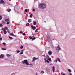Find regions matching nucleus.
Returning a JSON list of instances; mask_svg holds the SVG:
<instances>
[{
  "label": "nucleus",
  "mask_w": 75,
  "mask_h": 75,
  "mask_svg": "<svg viewBox=\"0 0 75 75\" xmlns=\"http://www.w3.org/2000/svg\"><path fill=\"white\" fill-rule=\"evenodd\" d=\"M55 70V67L54 66L52 67V70Z\"/></svg>",
  "instance_id": "33"
},
{
  "label": "nucleus",
  "mask_w": 75,
  "mask_h": 75,
  "mask_svg": "<svg viewBox=\"0 0 75 75\" xmlns=\"http://www.w3.org/2000/svg\"><path fill=\"white\" fill-rule=\"evenodd\" d=\"M33 24V25H36L37 24V22L35 21H34Z\"/></svg>",
  "instance_id": "21"
},
{
  "label": "nucleus",
  "mask_w": 75,
  "mask_h": 75,
  "mask_svg": "<svg viewBox=\"0 0 75 75\" xmlns=\"http://www.w3.org/2000/svg\"><path fill=\"white\" fill-rule=\"evenodd\" d=\"M50 65H52V64H50Z\"/></svg>",
  "instance_id": "62"
},
{
  "label": "nucleus",
  "mask_w": 75,
  "mask_h": 75,
  "mask_svg": "<svg viewBox=\"0 0 75 75\" xmlns=\"http://www.w3.org/2000/svg\"><path fill=\"white\" fill-rule=\"evenodd\" d=\"M4 57V55L3 54H1L0 56V58H3Z\"/></svg>",
  "instance_id": "7"
},
{
  "label": "nucleus",
  "mask_w": 75,
  "mask_h": 75,
  "mask_svg": "<svg viewBox=\"0 0 75 75\" xmlns=\"http://www.w3.org/2000/svg\"><path fill=\"white\" fill-rule=\"evenodd\" d=\"M31 27L32 28H33V29L34 30L36 29V27L35 26H33V25H32Z\"/></svg>",
  "instance_id": "8"
},
{
  "label": "nucleus",
  "mask_w": 75,
  "mask_h": 75,
  "mask_svg": "<svg viewBox=\"0 0 75 75\" xmlns=\"http://www.w3.org/2000/svg\"><path fill=\"white\" fill-rule=\"evenodd\" d=\"M37 74H38V73H36V75H37Z\"/></svg>",
  "instance_id": "58"
},
{
  "label": "nucleus",
  "mask_w": 75,
  "mask_h": 75,
  "mask_svg": "<svg viewBox=\"0 0 75 75\" xmlns=\"http://www.w3.org/2000/svg\"><path fill=\"white\" fill-rule=\"evenodd\" d=\"M23 35L24 36H25V33H23Z\"/></svg>",
  "instance_id": "46"
},
{
  "label": "nucleus",
  "mask_w": 75,
  "mask_h": 75,
  "mask_svg": "<svg viewBox=\"0 0 75 75\" xmlns=\"http://www.w3.org/2000/svg\"><path fill=\"white\" fill-rule=\"evenodd\" d=\"M29 38L30 39V40H32V38H33L32 37V36H30L29 37Z\"/></svg>",
  "instance_id": "30"
},
{
  "label": "nucleus",
  "mask_w": 75,
  "mask_h": 75,
  "mask_svg": "<svg viewBox=\"0 0 75 75\" xmlns=\"http://www.w3.org/2000/svg\"><path fill=\"white\" fill-rule=\"evenodd\" d=\"M68 71L69 72H71V70L70 69H68Z\"/></svg>",
  "instance_id": "22"
},
{
  "label": "nucleus",
  "mask_w": 75,
  "mask_h": 75,
  "mask_svg": "<svg viewBox=\"0 0 75 75\" xmlns=\"http://www.w3.org/2000/svg\"><path fill=\"white\" fill-rule=\"evenodd\" d=\"M10 35H11L12 36H13L14 35V34L13 33H11L9 34Z\"/></svg>",
  "instance_id": "23"
},
{
  "label": "nucleus",
  "mask_w": 75,
  "mask_h": 75,
  "mask_svg": "<svg viewBox=\"0 0 75 75\" xmlns=\"http://www.w3.org/2000/svg\"><path fill=\"white\" fill-rule=\"evenodd\" d=\"M9 38H10V39H11L13 40V38L11 37H9Z\"/></svg>",
  "instance_id": "36"
},
{
  "label": "nucleus",
  "mask_w": 75,
  "mask_h": 75,
  "mask_svg": "<svg viewBox=\"0 0 75 75\" xmlns=\"http://www.w3.org/2000/svg\"><path fill=\"white\" fill-rule=\"evenodd\" d=\"M21 62L23 64H26V65H30V64L31 66L33 65V64L32 63H30V64L28 63V60L27 59H25L23 61H22Z\"/></svg>",
  "instance_id": "1"
},
{
  "label": "nucleus",
  "mask_w": 75,
  "mask_h": 75,
  "mask_svg": "<svg viewBox=\"0 0 75 75\" xmlns=\"http://www.w3.org/2000/svg\"><path fill=\"white\" fill-rule=\"evenodd\" d=\"M13 36H14V37H17V36L16 35H14Z\"/></svg>",
  "instance_id": "54"
},
{
  "label": "nucleus",
  "mask_w": 75,
  "mask_h": 75,
  "mask_svg": "<svg viewBox=\"0 0 75 75\" xmlns=\"http://www.w3.org/2000/svg\"><path fill=\"white\" fill-rule=\"evenodd\" d=\"M38 59V58H35V57H34L33 58V59L34 60V61H35V60H37V59Z\"/></svg>",
  "instance_id": "10"
},
{
  "label": "nucleus",
  "mask_w": 75,
  "mask_h": 75,
  "mask_svg": "<svg viewBox=\"0 0 75 75\" xmlns=\"http://www.w3.org/2000/svg\"><path fill=\"white\" fill-rule=\"evenodd\" d=\"M38 7L40 8H42V4H40L39 5Z\"/></svg>",
  "instance_id": "5"
},
{
  "label": "nucleus",
  "mask_w": 75,
  "mask_h": 75,
  "mask_svg": "<svg viewBox=\"0 0 75 75\" xmlns=\"http://www.w3.org/2000/svg\"><path fill=\"white\" fill-rule=\"evenodd\" d=\"M20 33L21 34H23V32H22V31H21L20 32Z\"/></svg>",
  "instance_id": "50"
},
{
  "label": "nucleus",
  "mask_w": 75,
  "mask_h": 75,
  "mask_svg": "<svg viewBox=\"0 0 75 75\" xmlns=\"http://www.w3.org/2000/svg\"><path fill=\"white\" fill-rule=\"evenodd\" d=\"M17 13H18H18H19V12H18V11L17 12Z\"/></svg>",
  "instance_id": "60"
},
{
  "label": "nucleus",
  "mask_w": 75,
  "mask_h": 75,
  "mask_svg": "<svg viewBox=\"0 0 75 75\" xmlns=\"http://www.w3.org/2000/svg\"><path fill=\"white\" fill-rule=\"evenodd\" d=\"M13 75V74H11V75Z\"/></svg>",
  "instance_id": "63"
},
{
  "label": "nucleus",
  "mask_w": 75,
  "mask_h": 75,
  "mask_svg": "<svg viewBox=\"0 0 75 75\" xmlns=\"http://www.w3.org/2000/svg\"><path fill=\"white\" fill-rule=\"evenodd\" d=\"M30 17H33V14H31L30 15Z\"/></svg>",
  "instance_id": "39"
},
{
  "label": "nucleus",
  "mask_w": 75,
  "mask_h": 75,
  "mask_svg": "<svg viewBox=\"0 0 75 75\" xmlns=\"http://www.w3.org/2000/svg\"><path fill=\"white\" fill-rule=\"evenodd\" d=\"M41 73L42 74H44V71H41Z\"/></svg>",
  "instance_id": "40"
},
{
  "label": "nucleus",
  "mask_w": 75,
  "mask_h": 75,
  "mask_svg": "<svg viewBox=\"0 0 75 75\" xmlns=\"http://www.w3.org/2000/svg\"><path fill=\"white\" fill-rule=\"evenodd\" d=\"M38 30L37 29H36L35 31V33H38Z\"/></svg>",
  "instance_id": "26"
},
{
  "label": "nucleus",
  "mask_w": 75,
  "mask_h": 75,
  "mask_svg": "<svg viewBox=\"0 0 75 75\" xmlns=\"http://www.w3.org/2000/svg\"><path fill=\"white\" fill-rule=\"evenodd\" d=\"M10 24V22H8L6 23V24Z\"/></svg>",
  "instance_id": "47"
},
{
  "label": "nucleus",
  "mask_w": 75,
  "mask_h": 75,
  "mask_svg": "<svg viewBox=\"0 0 75 75\" xmlns=\"http://www.w3.org/2000/svg\"><path fill=\"white\" fill-rule=\"evenodd\" d=\"M33 11H35V9L34 8H33Z\"/></svg>",
  "instance_id": "45"
},
{
  "label": "nucleus",
  "mask_w": 75,
  "mask_h": 75,
  "mask_svg": "<svg viewBox=\"0 0 75 75\" xmlns=\"http://www.w3.org/2000/svg\"><path fill=\"white\" fill-rule=\"evenodd\" d=\"M55 61H56V62L57 63V59H55Z\"/></svg>",
  "instance_id": "55"
},
{
  "label": "nucleus",
  "mask_w": 75,
  "mask_h": 75,
  "mask_svg": "<svg viewBox=\"0 0 75 75\" xmlns=\"http://www.w3.org/2000/svg\"><path fill=\"white\" fill-rule=\"evenodd\" d=\"M23 46L22 45H21L20 47L21 49H23Z\"/></svg>",
  "instance_id": "24"
},
{
  "label": "nucleus",
  "mask_w": 75,
  "mask_h": 75,
  "mask_svg": "<svg viewBox=\"0 0 75 75\" xmlns=\"http://www.w3.org/2000/svg\"><path fill=\"white\" fill-rule=\"evenodd\" d=\"M2 29L3 30V31H6V30H5V28H2Z\"/></svg>",
  "instance_id": "29"
},
{
  "label": "nucleus",
  "mask_w": 75,
  "mask_h": 75,
  "mask_svg": "<svg viewBox=\"0 0 75 75\" xmlns=\"http://www.w3.org/2000/svg\"><path fill=\"white\" fill-rule=\"evenodd\" d=\"M3 27V24H2L0 23V27Z\"/></svg>",
  "instance_id": "37"
},
{
  "label": "nucleus",
  "mask_w": 75,
  "mask_h": 75,
  "mask_svg": "<svg viewBox=\"0 0 75 75\" xmlns=\"http://www.w3.org/2000/svg\"><path fill=\"white\" fill-rule=\"evenodd\" d=\"M3 44L4 46H6V43L4 42H3Z\"/></svg>",
  "instance_id": "28"
},
{
  "label": "nucleus",
  "mask_w": 75,
  "mask_h": 75,
  "mask_svg": "<svg viewBox=\"0 0 75 75\" xmlns=\"http://www.w3.org/2000/svg\"><path fill=\"white\" fill-rule=\"evenodd\" d=\"M48 54L49 55H51L52 54V52L51 50H50L48 52Z\"/></svg>",
  "instance_id": "6"
},
{
  "label": "nucleus",
  "mask_w": 75,
  "mask_h": 75,
  "mask_svg": "<svg viewBox=\"0 0 75 75\" xmlns=\"http://www.w3.org/2000/svg\"><path fill=\"white\" fill-rule=\"evenodd\" d=\"M26 26L27 27H28V26H30V23H27L26 24Z\"/></svg>",
  "instance_id": "13"
},
{
  "label": "nucleus",
  "mask_w": 75,
  "mask_h": 75,
  "mask_svg": "<svg viewBox=\"0 0 75 75\" xmlns=\"http://www.w3.org/2000/svg\"><path fill=\"white\" fill-rule=\"evenodd\" d=\"M28 23H30L31 22V19H29L28 20Z\"/></svg>",
  "instance_id": "15"
},
{
  "label": "nucleus",
  "mask_w": 75,
  "mask_h": 75,
  "mask_svg": "<svg viewBox=\"0 0 75 75\" xmlns=\"http://www.w3.org/2000/svg\"><path fill=\"white\" fill-rule=\"evenodd\" d=\"M2 23L4 24H6V22L4 21H2Z\"/></svg>",
  "instance_id": "17"
},
{
  "label": "nucleus",
  "mask_w": 75,
  "mask_h": 75,
  "mask_svg": "<svg viewBox=\"0 0 75 75\" xmlns=\"http://www.w3.org/2000/svg\"><path fill=\"white\" fill-rule=\"evenodd\" d=\"M34 59H33V60H32V62H34Z\"/></svg>",
  "instance_id": "57"
},
{
  "label": "nucleus",
  "mask_w": 75,
  "mask_h": 75,
  "mask_svg": "<svg viewBox=\"0 0 75 75\" xmlns=\"http://www.w3.org/2000/svg\"><path fill=\"white\" fill-rule=\"evenodd\" d=\"M19 52H20V51L19 50H18L17 51V53H19Z\"/></svg>",
  "instance_id": "38"
},
{
  "label": "nucleus",
  "mask_w": 75,
  "mask_h": 75,
  "mask_svg": "<svg viewBox=\"0 0 75 75\" xmlns=\"http://www.w3.org/2000/svg\"><path fill=\"white\" fill-rule=\"evenodd\" d=\"M2 38H0V41H2Z\"/></svg>",
  "instance_id": "49"
},
{
  "label": "nucleus",
  "mask_w": 75,
  "mask_h": 75,
  "mask_svg": "<svg viewBox=\"0 0 75 75\" xmlns=\"http://www.w3.org/2000/svg\"><path fill=\"white\" fill-rule=\"evenodd\" d=\"M56 50H57L58 51V52H59V50H61V48L59 47V45L58 46H57V48H56Z\"/></svg>",
  "instance_id": "3"
},
{
  "label": "nucleus",
  "mask_w": 75,
  "mask_h": 75,
  "mask_svg": "<svg viewBox=\"0 0 75 75\" xmlns=\"http://www.w3.org/2000/svg\"><path fill=\"white\" fill-rule=\"evenodd\" d=\"M1 50H6V49H5L4 48H2Z\"/></svg>",
  "instance_id": "35"
},
{
  "label": "nucleus",
  "mask_w": 75,
  "mask_h": 75,
  "mask_svg": "<svg viewBox=\"0 0 75 75\" xmlns=\"http://www.w3.org/2000/svg\"><path fill=\"white\" fill-rule=\"evenodd\" d=\"M46 71H47V72H50L51 71L50 68H46Z\"/></svg>",
  "instance_id": "9"
},
{
  "label": "nucleus",
  "mask_w": 75,
  "mask_h": 75,
  "mask_svg": "<svg viewBox=\"0 0 75 75\" xmlns=\"http://www.w3.org/2000/svg\"><path fill=\"white\" fill-rule=\"evenodd\" d=\"M0 3H3V4H4L5 3V2H4V1H3V0H0Z\"/></svg>",
  "instance_id": "11"
},
{
  "label": "nucleus",
  "mask_w": 75,
  "mask_h": 75,
  "mask_svg": "<svg viewBox=\"0 0 75 75\" xmlns=\"http://www.w3.org/2000/svg\"><path fill=\"white\" fill-rule=\"evenodd\" d=\"M44 60L45 61V62H46V61H47V60H46V58H44Z\"/></svg>",
  "instance_id": "48"
},
{
  "label": "nucleus",
  "mask_w": 75,
  "mask_h": 75,
  "mask_svg": "<svg viewBox=\"0 0 75 75\" xmlns=\"http://www.w3.org/2000/svg\"><path fill=\"white\" fill-rule=\"evenodd\" d=\"M32 41H33V40H35V37H34V38H32Z\"/></svg>",
  "instance_id": "27"
},
{
  "label": "nucleus",
  "mask_w": 75,
  "mask_h": 75,
  "mask_svg": "<svg viewBox=\"0 0 75 75\" xmlns=\"http://www.w3.org/2000/svg\"><path fill=\"white\" fill-rule=\"evenodd\" d=\"M72 75V74H71V73H69L68 74V75Z\"/></svg>",
  "instance_id": "52"
},
{
  "label": "nucleus",
  "mask_w": 75,
  "mask_h": 75,
  "mask_svg": "<svg viewBox=\"0 0 75 75\" xmlns=\"http://www.w3.org/2000/svg\"><path fill=\"white\" fill-rule=\"evenodd\" d=\"M47 39L48 42H50L51 41V39L50 38V36L48 35H47Z\"/></svg>",
  "instance_id": "2"
},
{
  "label": "nucleus",
  "mask_w": 75,
  "mask_h": 75,
  "mask_svg": "<svg viewBox=\"0 0 75 75\" xmlns=\"http://www.w3.org/2000/svg\"><path fill=\"white\" fill-rule=\"evenodd\" d=\"M7 57H10L11 55L9 54H6Z\"/></svg>",
  "instance_id": "31"
},
{
  "label": "nucleus",
  "mask_w": 75,
  "mask_h": 75,
  "mask_svg": "<svg viewBox=\"0 0 75 75\" xmlns=\"http://www.w3.org/2000/svg\"><path fill=\"white\" fill-rule=\"evenodd\" d=\"M57 72H59V70H57Z\"/></svg>",
  "instance_id": "59"
},
{
  "label": "nucleus",
  "mask_w": 75,
  "mask_h": 75,
  "mask_svg": "<svg viewBox=\"0 0 75 75\" xmlns=\"http://www.w3.org/2000/svg\"><path fill=\"white\" fill-rule=\"evenodd\" d=\"M7 11H8V12H10V11H11V9H7Z\"/></svg>",
  "instance_id": "12"
},
{
  "label": "nucleus",
  "mask_w": 75,
  "mask_h": 75,
  "mask_svg": "<svg viewBox=\"0 0 75 75\" xmlns=\"http://www.w3.org/2000/svg\"><path fill=\"white\" fill-rule=\"evenodd\" d=\"M32 35H34V34H33V33H32Z\"/></svg>",
  "instance_id": "64"
},
{
  "label": "nucleus",
  "mask_w": 75,
  "mask_h": 75,
  "mask_svg": "<svg viewBox=\"0 0 75 75\" xmlns=\"http://www.w3.org/2000/svg\"><path fill=\"white\" fill-rule=\"evenodd\" d=\"M5 21L6 22H8L9 21V20H8V19L6 18L5 19Z\"/></svg>",
  "instance_id": "14"
},
{
  "label": "nucleus",
  "mask_w": 75,
  "mask_h": 75,
  "mask_svg": "<svg viewBox=\"0 0 75 75\" xmlns=\"http://www.w3.org/2000/svg\"><path fill=\"white\" fill-rule=\"evenodd\" d=\"M2 16H0V20H2Z\"/></svg>",
  "instance_id": "32"
},
{
  "label": "nucleus",
  "mask_w": 75,
  "mask_h": 75,
  "mask_svg": "<svg viewBox=\"0 0 75 75\" xmlns=\"http://www.w3.org/2000/svg\"><path fill=\"white\" fill-rule=\"evenodd\" d=\"M19 54H20L21 55H22V54H23V52H21Z\"/></svg>",
  "instance_id": "41"
},
{
  "label": "nucleus",
  "mask_w": 75,
  "mask_h": 75,
  "mask_svg": "<svg viewBox=\"0 0 75 75\" xmlns=\"http://www.w3.org/2000/svg\"><path fill=\"white\" fill-rule=\"evenodd\" d=\"M42 9H44V8H46V7L47 6L46 4H42Z\"/></svg>",
  "instance_id": "4"
},
{
  "label": "nucleus",
  "mask_w": 75,
  "mask_h": 75,
  "mask_svg": "<svg viewBox=\"0 0 75 75\" xmlns=\"http://www.w3.org/2000/svg\"><path fill=\"white\" fill-rule=\"evenodd\" d=\"M5 30H8V28L6 26H5L4 27Z\"/></svg>",
  "instance_id": "16"
},
{
  "label": "nucleus",
  "mask_w": 75,
  "mask_h": 75,
  "mask_svg": "<svg viewBox=\"0 0 75 75\" xmlns=\"http://www.w3.org/2000/svg\"><path fill=\"white\" fill-rule=\"evenodd\" d=\"M23 51H24V50H21V52H23Z\"/></svg>",
  "instance_id": "43"
},
{
  "label": "nucleus",
  "mask_w": 75,
  "mask_h": 75,
  "mask_svg": "<svg viewBox=\"0 0 75 75\" xmlns=\"http://www.w3.org/2000/svg\"><path fill=\"white\" fill-rule=\"evenodd\" d=\"M46 62H47V63H50V62H49L48 59L46 60Z\"/></svg>",
  "instance_id": "34"
},
{
  "label": "nucleus",
  "mask_w": 75,
  "mask_h": 75,
  "mask_svg": "<svg viewBox=\"0 0 75 75\" xmlns=\"http://www.w3.org/2000/svg\"><path fill=\"white\" fill-rule=\"evenodd\" d=\"M25 12H27L28 11V10H27V9H25Z\"/></svg>",
  "instance_id": "44"
},
{
  "label": "nucleus",
  "mask_w": 75,
  "mask_h": 75,
  "mask_svg": "<svg viewBox=\"0 0 75 75\" xmlns=\"http://www.w3.org/2000/svg\"><path fill=\"white\" fill-rule=\"evenodd\" d=\"M47 59H48V60L50 62H51V58L49 57V58H48Z\"/></svg>",
  "instance_id": "19"
},
{
  "label": "nucleus",
  "mask_w": 75,
  "mask_h": 75,
  "mask_svg": "<svg viewBox=\"0 0 75 75\" xmlns=\"http://www.w3.org/2000/svg\"><path fill=\"white\" fill-rule=\"evenodd\" d=\"M52 71L54 72L55 71H55V70H53Z\"/></svg>",
  "instance_id": "61"
},
{
  "label": "nucleus",
  "mask_w": 75,
  "mask_h": 75,
  "mask_svg": "<svg viewBox=\"0 0 75 75\" xmlns=\"http://www.w3.org/2000/svg\"><path fill=\"white\" fill-rule=\"evenodd\" d=\"M11 7H13V5L12 4H11Z\"/></svg>",
  "instance_id": "56"
},
{
  "label": "nucleus",
  "mask_w": 75,
  "mask_h": 75,
  "mask_svg": "<svg viewBox=\"0 0 75 75\" xmlns=\"http://www.w3.org/2000/svg\"><path fill=\"white\" fill-rule=\"evenodd\" d=\"M7 32H8V33H9V34H10V31H9V30H7Z\"/></svg>",
  "instance_id": "42"
},
{
  "label": "nucleus",
  "mask_w": 75,
  "mask_h": 75,
  "mask_svg": "<svg viewBox=\"0 0 75 75\" xmlns=\"http://www.w3.org/2000/svg\"><path fill=\"white\" fill-rule=\"evenodd\" d=\"M61 74H62V75H65V74L62 73H61Z\"/></svg>",
  "instance_id": "53"
},
{
  "label": "nucleus",
  "mask_w": 75,
  "mask_h": 75,
  "mask_svg": "<svg viewBox=\"0 0 75 75\" xmlns=\"http://www.w3.org/2000/svg\"><path fill=\"white\" fill-rule=\"evenodd\" d=\"M45 58H46V59H48V58H49V56L47 54L46 57H45Z\"/></svg>",
  "instance_id": "18"
},
{
  "label": "nucleus",
  "mask_w": 75,
  "mask_h": 75,
  "mask_svg": "<svg viewBox=\"0 0 75 75\" xmlns=\"http://www.w3.org/2000/svg\"><path fill=\"white\" fill-rule=\"evenodd\" d=\"M58 61L59 62H61V60H60V59L59 58H57Z\"/></svg>",
  "instance_id": "25"
},
{
  "label": "nucleus",
  "mask_w": 75,
  "mask_h": 75,
  "mask_svg": "<svg viewBox=\"0 0 75 75\" xmlns=\"http://www.w3.org/2000/svg\"><path fill=\"white\" fill-rule=\"evenodd\" d=\"M60 35H61V37H62V36H63V35H64L63 34H61Z\"/></svg>",
  "instance_id": "51"
},
{
  "label": "nucleus",
  "mask_w": 75,
  "mask_h": 75,
  "mask_svg": "<svg viewBox=\"0 0 75 75\" xmlns=\"http://www.w3.org/2000/svg\"><path fill=\"white\" fill-rule=\"evenodd\" d=\"M4 34H7V31L6 30L4 31Z\"/></svg>",
  "instance_id": "20"
}]
</instances>
